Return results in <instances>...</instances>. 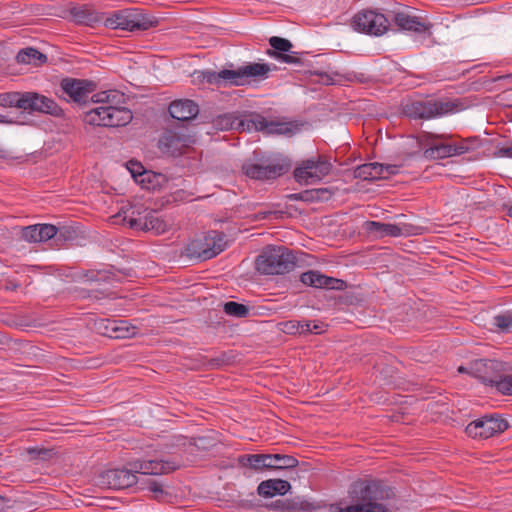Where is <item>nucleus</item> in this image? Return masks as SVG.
<instances>
[{"label": "nucleus", "mask_w": 512, "mask_h": 512, "mask_svg": "<svg viewBox=\"0 0 512 512\" xmlns=\"http://www.w3.org/2000/svg\"><path fill=\"white\" fill-rule=\"evenodd\" d=\"M137 472L131 465L130 469H110L100 475L101 484L111 489H124L137 482Z\"/></svg>", "instance_id": "nucleus-16"}, {"label": "nucleus", "mask_w": 512, "mask_h": 512, "mask_svg": "<svg viewBox=\"0 0 512 512\" xmlns=\"http://www.w3.org/2000/svg\"><path fill=\"white\" fill-rule=\"evenodd\" d=\"M164 139L166 141L165 144L167 146H169V147H174L175 146V144H174L175 135L174 134L169 133L168 135H166L164 137Z\"/></svg>", "instance_id": "nucleus-43"}, {"label": "nucleus", "mask_w": 512, "mask_h": 512, "mask_svg": "<svg viewBox=\"0 0 512 512\" xmlns=\"http://www.w3.org/2000/svg\"><path fill=\"white\" fill-rule=\"evenodd\" d=\"M269 44L272 49H269L267 54L270 57L288 64L299 63L297 54L294 52L289 53L292 48V43L289 40L273 36L269 39Z\"/></svg>", "instance_id": "nucleus-18"}, {"label": "nucleus", "mask_w": 512, "mask_h": 512, "mask_svg": "<svg viewBox=\"0 0 512 512\" xmlns=\"http://www.w3.org/2000/svg\"><path fill=\"white\" fill-rule=\"evenodd\" d=\"M126 167L136 183L138 182V178H141L142 174L147 171L140 162L133 160L129 161Z\"/></svg>", "instance_id": "nucleus-38"}, {"label": "nucleus", "mask_w": 512, "mask_h": 512, "mask_svg": "<svg viewBox=\"0 0 512 512\" xmlns=\"http://www.w3.org/2000/svg\"><path fill=\"white\" fill-rule=\"evenodd\" d=\"M270 454H249L239 459L240 464L249 466L253 470H260L272 466L269 464Z\"/></svg>", "instance_id": "nucleus-32"}, {"label": "nucleus", "mask_w": 512, "mask_h": 512, "mask_svg": "<svg viewBox=\"0 0 512 512\" xmlns=\"http://www.w3.org/2000/svg\"><path fill=\"white\" fill-rule=\"evenodd\" d=\"M92 102L99 106L85 114V122L90 125L119 127L127 125L133 118L132 112L122 106L125 102L124 93L116 89L93 94Z\"/></svg>", "instance_id": "nucleus-2"}, {"label": "nucleus", "mask_w": 512, "mask_h": 512, "mask_svg": "<svg viewBox=\"0 0 512 512\" xmlns=\"http://www.w3.org/2000/svg\"><path fill=\"white\" fill-rule=\"evenodd\" d=\"M300 280L303 284L314 288H335L334 284L339 280L325 276L318 271H307L301 274Z\"/></svg>", "instance_id": "nucleus-29"}, {"label": "nucleus", "mask_w": 512, "mask_h": 512, "mask_svg": "<svg viewBox=\"0 0 512 512\" xmlns=\"http://www.w3.org/2000/svg\"><path fill=\"white\" fill-rule=\"evenodd\" d=\"M153 23L152 19L135 9L115 11L104 19L105 27L127 31L147 30Z\"/></svg>", "instance_id": "nucleus-8"}, {"label": "nucleus", "mask_w": 512, "mask_h": 512, "mask_svg": "<svg viewBox=\"0 0 512 512\" xmlns=\"http://www.w3.org/2000/svg\"><path fill=\"white\" fill-rule=\"evenodd\" d=\"M16 60L20 64L39 66L47 61V56L35 48L28 47L17 53Z\"/></svg>", "instance_id": "nucleus-31"}, {"label": "nucleus", "mask_w": 512, "mask_h": 512, "mask_svg": "<svg viewBox=\"0 0 512 512\" xmlns=\"http://www.w3.org/2000/svg\"><path fill=\"white\" fill-rule=\"evenodd\" d=\"M168 182L167 177L162 173L147 170L138 178L137 184L146 190H159L164 187Z\"/></svg>", "instance_id": "nucleus-30"}, {"label": "nucleus", "mask_w": 512, "mask_h": 512, "mask_svg": "<svg viewBox=\"0 0 512 512\" xmlns=\"http://www.w3.org/2000/svg\"><path fill=\"white\" fill-rule=\"evenodd\" d=\"M395 24L402 30L413 31V32H425L429 29V26L425 22L421 21L420 18L411 15L408 11H398L394 15Z\"/></svg>", "instance_id": "nucleus-27"}, {"label": "nucleus", "mask_w": 512, "mask_h": 512, "mask_svg": "<svg viewBox=\"0 0 512 512\" xmlns=\"http://www.w3.org/2000/svg\"><path fill=\"white\" fill-rule=\"evenodd\" d=\"M497 323L500 327H508V323L506 322L505 317H497Z\"/></svg>", "instance_id": "nucleus-45"}, {"label": "nucleus", "mask_w": 512, "mask_h": 512, "mask_svg": "<svg viewBox=\"0 0 512 512\" xmlns=\"http://www.w3.org/2000/svg\"><path fill=\"white\" fill-rule=\"evenodd\" d=\"M226 235L219 231H209L195 238L188 246V252L202 260L211 259L226 248Z\"/></svg>", "instance_id": "nucleus-9"}, {"label": "nucleus", "mask_w": 512, "mask_h": 512, "mask_svg": "<svg viewBox=\"0 0 512 512\" xmlns=\"http://www.w3.org/2000/svg\"><path fill=\"white\" fill-rule=\"evenodd\" d=\"M504 208L506 210L507 215L512 218V203L504 205Z\"/></svg>", "instance_id": "nucleus-46"}, {"label": "nucleus", "mask_w": 512, "mask_h": 512, "mask_svg": "<svg viewBox=\"0 0 512 512\" xmlns=\"http://www.w3.org/2000/svg\"><path fill=\"white\" fill-rule=\"evenodd\" d=\"M494 156L498 158H511L512 159V146L502 147L494 152Z\"/></svg>", "instance_id": "nucleus-40"}, {"label": "nucleus", "mask_w": 512, "mask_h": 512, "mask_svg": "<svg viewBox=\"0 0 512 512\" xmlns=\"http://www.w3.org/2000/svg\"><path fill=\"white\" fill-rule=\"evenodd\" d=\"M269 469L275 470H284L295 468L298 465V460L289 455H281V454H270Z\"/></svg>", "instance_id": "nucleus-33"}, {"label": "nucleus", "mask_w": 512, "mask_h": 512, "mask_svg": "<svg viewBox=\"0 0 512 512\" xmlns=\"http://www.w3.org/2000/svg\"><path fill=\"white\" fill-rule=\"evenodd\" d=\"M103 334L110 338H130L137 334L138 328L125 320H106Z\"/></svg>", "instance_id": "nucleus-25"}, {"label": "nucleus", "mask_w": 512, "mask_h": 512, "mask_svg": "<svg viewBox=\"0 0 512 512\" xmlns=\"http://www.w3.org/2000/svg\"><path fill=\"white\" fill-rule=\"evenodd\" d=\"M223 310L227 315L237 318H244L249 314V308L246 305L234 301L226 302Z\"/></svg>", "instance_id": "nucleus-35"}, {"label": "nucleus", "mask_w": 512, "mask_h": 512, "mask_svg": "<svg viewBox=\"0 0 512 512\" xmlns=\"http://www.w3.org/2000/svg\"><path fill=\"white\" fill-rule=\"evenodd\" d=\"M397 167L394 165L384 166L380 163H368L357 168L356 174L364 180H377L395 174Z\"/></svg>", "instance_id": "nucleus-23"}, {"label": "nucleus", "mask_w": 512, "mask_h": 512, "mask_svg": "<svg viewBox=\"0 0 512 512\" xmlns=\"http://www.w3.org/2000/svg\"><path fill=\"white\" fill-rule=\"evenodd\" d=\"M454 105L449 102L441 101H412L403 107L406 116L412 119H431L452 112Z\"/></svg>", "instance_id": "nucleus-11"}, {"label": "nucleus", "mask_w": 512, "mask_h": 512, "mask_svg": "<svg viewBox=\"0 0 512 512\" xmlns=\"http://www.w3.org/2000/svg\"><path fill=\"white\" fill-rule=\"evenodd\" d=\"M351 505L337 506L336 512H388L384 501L394 497V491L384 482L375 479H360L349 489Z\"/></svg>", "instance_id": "nucleus-1"}, {"label": "nucleus", "mask_w": 512, "mask_h": 512, "mask_svg": "<svg viewBox=\"0 0 512 512\" xmlns=\"http://www.w3.org/2000/svg\"><path fill=\"white\" fill-rule=\"evenodd\" d=\"M23 110L47 113L54 116L61 113V108L53 99L36 92H24Z\"/></svg>", "instance_id": "nucleus-17"}, {"label": "nucleus", "mask_w": 512, "mask_h": 512, "mask_svg": "<svg viewBox=\"0 0 512 512\" xmlns=\"http://www.w3.org/2000/svg\"><path fill=\"white\" fill-rule=\"evenodd\" d=\"M24 92L0 93V106L4 108H18L23 110Z\"/></svg>", "instance_id": "nucleus-34"}, {"label": "nucleus", "mask_w": 512, "mask_h": 512, "mask_svg": "<svg viewBox=\"0 0 512 512\" xmlns=\"http://www.w3.org/2000/svg\"><path fill=\"white\" fill-rule=\"evenodd\" d=\"M130 465L133 466L134 471L138 474L145 475H160L175 470L178 465L171 461L164 460H137L132 462Z\"/></svg>", "instance_id": "nucleus-21"}, {"label": "nucleus", "mask_w": 512, "mask_h": 512, "mask_svg": "<svg viewBox=\"0 0 512 512\" xmlns=\"http://www.w3.org/2000/svg\"><path fill=\"white\" fill-rule=\"evenodd\" d=\"M11 121L7 120V118L3 115H0V123H10Z\"/></svg>", "instance_id": "nucleus-49"}, {"label": "nucleus", "mask_w": 512, "mask_h": 512, "mask_svg": "<svg viewBox=\"0 0 512 512\" xmlns=\"http://www.w3.org/2000/svg\"><path fill=\"white\" fill-rule=\"evenodd\" d=\"M352 26L355 30L379 36L384 34L388 29V20L381 14L372 10H366L357 13L353 17Z\"/></svg>", "instance_id": "nucleus-13"}, {"label": "nucleus", "mask_w": 512, "mask_h": 512, "mask_svg": "<svg viewBox=\"0 0 512 512\" xmlns=\"http://www.w3.org/2000/svg\"><path fill=\"white\" fill-rule=\"evenodd\" d=\"M60 90L70 101L82 103L96 90V83L87 79L66 77L60 82Z\"/></svg>", "instance_id": "nucleus-14"}, {"label": "nucleus", "mask_w": 512, "mask_h": 512, "mask_svg": "<svg viewBox=\"0 0 512 512\" xmlns=\"http://www.w3.org/2000/svg\"><path fill=\"white\" fill-rule=\"evenodd\" d=\"M508 427L507 422L496 415H485L466 426V433L473 438L487 439L502 433Z\"/></svg>", "instance_id": "nucleus-12"}, {"label": "nucleus", "mask_w": 512, "mask_h": 512, "mask_svg": "<svg viewBox=\"0 0 512 512\" xmlns=\"http://www.w3.org/2000/svg\"><path fill=\"white\" fill-rule=\"evenodd\" d=\"M260 214L262 215V218H267L270 215L274 214V212H272V211H265V212H260Z\"/></svg>", "instance_id": "nucleus-48"}, {"label": "nucleus", "mask_w": 512, "mask_h": 512, "mask_svg": "<svg viewBox=\"0 0 512 512\" xmlns=\"http://www.w3.org/2000/svg\"><path fill=\"white\" fill-rule=\"evenodd\" d=\"M19 287V284L18 283H15V282H8L5 286L6 290H10V291H15L17 290Z\"/></svg>", "instance_id": "nucleus-44"}, {"label": "nucleus", "mask_w": 512, "mask_h": 512, "mask_svg": "<svg viewBox=\"0 0 512 512\" xmlns=\"http://www.w3.org/2000/svg\"><path fill=\"white\" fill-rule=\"evenodd\" d=\"M501 373V376L496 379L492 387L502 395H512V374Z\"/></svg>", "instance_id": "nucleus-36"}, {"label": "nucleus", "mask_w": 512, "mask_h": 512, "mask_svg": "<svg viewBox=\"0 0 512 512\" xmlns=\"http://www.w3.org/2000/svg\"><path fill=\"white\" fill-rule=\"evenodd\" d=\"M28 452L31 455H35L38 458H42V459L45 457L46 454H48V451L45 449H29Z\"/></svg>", "instance_id": "nucleus-42"}, {"label": "nucleus", "mask_w": 512, "mask_h": 512, "mask_svg": "<svg viewBox=\"0 0 512 512\" xmlns=\"http://www.w3.org/2000/svg\"><path fill=\"white\" fill-rule=\"evenodd\" d=\"M169 113L176 120L189 121L198 115L199 107L192 100L179 99L169 105Z\"/></svg>", "instance_id": "nucleus-22"}, {"label": "nucleus", "mask_w": 512, "mask_h": 512, "mask_svg": "<svg viewBox=\"0 0 512 512\" xmlns=\"http://www.w3.org/2000/svg\"><path fill=\"white\" fill-rule=\"evenodd\" d=\"M283 330L290 334H321L325 331V324L323 322H311L308 320H289L283 323Z\"/></svg>", "instance_id": "nucleus-26"}, {"label": "nucleus", "mask_w": 512, "mask_h": 512, "mask_svg": "<svg viewBox=\"0 0 512 512\" xmlns=\"http://www.w3.org/2000/svg\"><path fill=\"white\" fill-rule=\"evenodd\" d=\"M217 124L220 125L221 128L231 129L235 125V120H232L230 116L224 115L218 118Z\"/></svg>", "instance_id": "nucleus-39"}, {"label": "nucleus", "mask_w": 512, "mask_h": 512, "mask_svg": "<svg viewBox=\"0 0 512 512\" xmlns=\"http://www.w3.org/2000/svg\"><path fill=\"white\" fill-rule=\"evenodd\" d=\"M290 168L289 161L282 156L258 157L255 151L252 158L242 165V171L250 179L267 181L276 179L285 174Z\"/></svg>", "instance_id": "nucleus-3"}, {"label": "nucleus", "mask_w": 512, "mask_h": 512, "mask_svg": "<svg viewBox=\"0 0 512 512\" xmlns=\"http://www.w3.org/2000/svg\"><path fill=\"white\" fill-rule=\"evenodd\" d=\"M475 139H465L455 143L435 144L424 151L429 159H444L452 156H459L474 149Z\"/></svg>", "instance_id": "nucleus-15"}, {"label": "nucleus", "mask_w": 512, "mask_h": 512, "mask_svg": "<svg viewBox=\"0 0 512 512\" xmlns=\"http://www.w3.org/2000/svg\"><path fill=\"white\" fill-rule=\"evenodd\" d=\"M406 226L379 221H365L363 230L373 238L399 237L406 233Z\"/></svg>", "instance_id": "nucleus-19"}, {"label": "nucleus", "mask_w": 512, "mask_h": 512, "mask_svg": "<svg viewBox=\"0 0 512 512\" xmlns=\"http://www.w3.org/2000/svg\"><path fill=\"white\" fill-rule=\"evenodd\" d=\"M74 17L79 23L93 26L96 22L99 21L98 16L92 12L79 10L74 13Z\"/></svg>", "instance_id": "nucleus-37"}, {"label": "nucleus", "mask_w": 512, "mask_h": 512, "mask_svg": "<svg viewBox=\"0 0 512 512\" xmlns=\"http://www.w3.org/2000/svg\"><path fill=\"white\" fill-rule=\"evenodd\" d=\"M6 507V499L0 496V512Z\"/></svg>", "instance_id": "nucleus-47"}, {"label": "nucleus", "mask_w": 512, "mask_h": 512, "mask_svg": "<svg viewBox=\"0 0 512 512\" xmlns=\"http://www.w3.org/2000/svg\"><path fill=\"white\" fill-rule=\"evenodd\" d=\"M291 489L288 481L282 479H269L262 481L257 487V493L264 498L275 495H285Z\"/></svg>", "instance_id": "nucleus-28"}, {"label": "nucleus", "mask_w": 512, "mask_h": 512, "mask_svg": "<svg viewBox=\"0 0 512 512\" xmlns=\"http://www.w3.org/2000/svg\"><path fill=\"white\" fill-rule=\"evenodd\" d=\"M238 124L246 126L247 130L249 131H262L267 134H282L285 132L284 124L268 121L264 116L260 114H250Z\"/></svg>", "instance_id": "nucleus-20"}, {"label": "nucleus", "mask_w": 512, "mask_h": 512, "mask_svg": "<svg viewBox=\"0 0 512 512\" xmlns=\"http://www.w3.org/2000/svg\"><path fill=\"white\" fill-rule=\"evenodd\" d=\"M272 70L271 65L265 63H247L236 70L223 69L220 72H212L207 76V81L221 85L229 83L235 86H242L250 80H263L268 77Z\"/></svg>", "instance_id": "nucleus-4"}, {"label": "nucleus", "mask_w": 512, "mask_h": 512, "mask_svg": "<svg viewBox=\"0 0 512 512\" xmlns=\"http://www.w3.org/2000/svg\"><path fill=\"white\" fill-rule=\"evenodd\" d=\"M332 164L323 156L301 161L294 170V178L299 184L313 185L329 175Z\"/></svg>", "instance_id": "nucleus-7"}, {"label": "nucleus", "mask_w": 512, "mask_h": 512, "mask_svg": "<svg viewBox=\"0 0 512 512\" xmlns=\"http://www.w3.org/2000/svg\"><path fill=\"white\" fill-rule=\"evenodd\" d=\"M509 367L501 361L490 359H478L471 363L470 367L460 366L458 372H467L486 385L492 386L501 373L507 372Z\"/></svg>", "instance_id": "nucleus-10"}, {"label": "nucleus", "mask_w": 512, "mask_h": 512, "mask_svg": "<svg viewBox=\"0 0 512 512\" xmlns=\"http://www.w3.org/2000/svg\"><path fill=\"white\" fill-rule=\"evenodd\" d=\"M148 489L155 494L156 497H158L159 494H163V490L161 488V485L155 481L151 482L149 484Z\"/></svg>", "instance_id": "nucleus-41"}, {"label": "nucleus", "mask_w": 512, "mask_h": 512, "mask_svg": "<svg viewBox=\"0 0 512 512\" xmlns=\"http://www.w3.org/2000/svg\"><path fill=\"white\" fill-rule=\"evenodd\" d=\"M256 270L263 275H279L295 267V257L284 246H268L257 256Z\"/></svg>", "instance_id": "nucleus-5"}, {"label": "nucleus", "mask_w": 512, "mask_h": 512, "mask_svg": "<svg viewBox=\"0 0 512 512\" xmlns=\"http://www.w3.org/2000/svg\"><path fill=\"white\" fill-rule=\"evenodd\" d=\"M125 220L132 229L152 231L157 235L167 232L173 226L171 218L160 216L154 210H141L136 207L132 208Z\"/></svg>", "instance_id": "nucleus-6"}, {"label": "nucleus", "mask_w": 512, "mask_h": 512, "mask_svg": "<svg viewBox=\"0 0 512 512\" xmlns=\"http://www.w3.org/2000/svg\"><path fill=\"white\" fill-rule=\"evenodd\" d=\"M57 227L52 224H37L25 227L22 236L29 242H44L57 234Z\"/></svg>", "instance_id": "nucleus-24"}]
</instances>
